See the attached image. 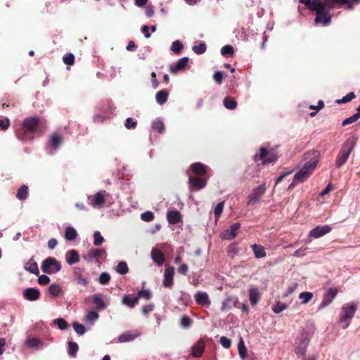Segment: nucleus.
<instances>
[{
  "label": "nucleus",
  "mask_w": 360,
  "mask_h": 360,
  "mask_svg": "<svg viewBox=\"0 0 360 360\" xmlns=\"http://www.w3.org/2000/svg\"><path fill=\"white\" fill-rule=\"evenodd\" d=\"M278 158V155L275 148H270L267 150L264 147L260 148L259 153H256L253 156V160L255 162L261 160L262 164L264 165L272 163L277 160Z\"/></svg>",
  "instance_id": "nucleus-1"
},
{
  "label": "nucleus",
  "mask_w": 360,
  "mask_h": 360,
  "mask_svg": "<svg viewBox=\"0 0 360 360\" xmlns=\"http://www.w3.org/2000/svg\"><path fill=\"white\" fill-rule=\"evenodd\" d=\"M44 125H45V120L39 117H27L22 123V126L24 129L30 131L32 134H34L40 127Z\"/></svg>",
  "instance_id": "nucleus-2"
},
{
  "label": "nucleus",
  "mask_w": 360,
  "mask_h": 360,
  "mask_svg": "<svg viewBox=\"0 0 360 360\" xmlns=\"http://www.w3.org/2000/svg\"><path fill=\"white\" fill-rule=\"evenodd\" d=\"M41 269L46 274H53L60 271L61 264L56 258L49 257L42 262Z\"/></svg>",
  "instance_id": "nucleus-3"
},
{
  "label": "nucleus",
  "mask_w": 360,
  "mask_h": 360,
  "mask_svg": "<svg viewBox=\"0 0 360 360\" xmlns=\"http://www.w3.org/2000/svg\"><path fill=\"white\" fill-rule=\"evenodd\" d=\"M266 190V184H262L259 186L255 188L248 196V205H255L262 196L265 193Z\"/></svg>",
  "instance_id": "nucleus-4"
},
{
  "label": "nucleus",
  "mask_w": 360,
  "mask_h": 360,
  "mask_svg": "<svg viewBox=\"0 0 360 360\" xmlns=\"http://www.w3.org/2000/svg\"><path fill=\"white\" fill-rule=\"evenodd\" d=\"M304 159L306 161L305 165L309 169L314 170L319 159V152L316 150H311L304 153Z\"/></svg>",
  "instance_id": "nucleus-5"
},
{
  "label": "nucleus",
  "mask_w": 360,
  "mask_h": 360,
  "mask_svg": "<svg viewBox=\"0 0 360 360\" xmlns=\"http://www.w3.org/2000/svg\"><path fill=\"white\" fill-rule=\"evenodd\" d=\"M338 292V290L336 288H328L323 295V300L319 307V309H322L328 306L335 298Z\"/></svg>",
  "instance_id": "nucleus-6"
},
{
  "label": "nucleus",
  "mask_w": 360,
  "mask_h": 360,
  "mask_svg": "<svg viewBox=\"0 0 360 360\" xmlns=\"http://www.w3.org/2000/svg\"><path fill=\"white\" fill-rule=\"evenodd\" d=\"M105 255L106 252L104 249L91 248L88 251L87 254L84 256V259L89 263L93 262L94 259L98 262V258Z\"/></svg>",
  "instance_id": "nucleus-7"
},
{
  "label": "nucleus",
  "mask_w": 360,
  "mask_h": 360,
  "mask_svg": "<svg viewBox=\"0 0 360 360\" xmlns=\"http://www.w3.org/2000/svg\"><path fill=\"white\" fill-rule=\"evenodd\" d=\"M174 268L173 266H166L164 273L162 284L164 287L171 289L174 285Z\"/></svg>",
  "instance_id": "nucleus-8"
},
{
  "label": "nucleus",
  "mask_w": 360,
  "mask_h": 360,
  "mask_svg": "<svg viewBox=\"0 0 360 360\" xmlns=\"http://www.w3.org/2000/svg\"><path fill=\"white\" fill-rule=\"evenodd\" d=\"M190 190L198 191L203 188L207 184V180L201 176H190L188 178Z\"/></svg>",
  "instance_id": "nucleus-9"
},
{
  "label": "nucleus",
  "mask_w": 360,
  "mask_h": 360,
  "mask_svg": "<svg viewBox=\"0 0 360 360\" xmlns=\"http://www.w3.org/2000/svg\"><path fill=\"white\" fill-rule=\"evenodd\" d=\"M356 310V307L354 303L347 304L342 308V315L340 318V322L347 321L351 319Z\"/></svg>",
  "instance_id": "nucleus-10"
},
{
  "label": "nucleus",
  "mask_w": 360,
  "mask_h": 360,
  "mask_svg": "<svg viewBox=\"0 0 360 360\" xmlns=\"http://www.w3.org/2000/svg\"><path fill=\"white\" fill-rule=\"evenodd\" d=\"M105 191L96 193L95 195L89 196L90 205L94 207H102L105 203Z\"/></svg>",
  "instance_id": "nucleus-11"
},
{
  "label": "nucleus",
  "mask_w": 360,
  "mask_h": 360,
  "mask_svg": "<svg viewBox=\"0 0 360 360\" xmlns=\"http://www.w3.org/2000/svg\"><path fill=\"white\" fill-rule=\"evenodd\" d=\"M332 228L329 225L317 226L309 232V237L318 238L330 233Z\"/></svg>",
  "instance_id": "nucleus-12"
},
{
  "label": "nucleus",
  "mask_w": 360,
  "mask_h": 360,
  "mask_svg": "<svg viewBox=\"0 0 360 360\" xmlns=\"http://www.w3.org/2000/svg\"><path fill=\"white\" fill-rule=\"evenodd\" d=\"M140 335V333L136 330H127L122 333L118 337V342L120 343L133 341Z\"/></svg>",
  "instance_id": "nucleus-13"
},
{
  "label": "nucleus",
  "mask_w": 360,
  "mask_h": 360,
  "mask_svg": "<svg viewBox=\"0 0 360 360\" xmlns=\"http://www.w3.org/2000/svg\"><path fill=\"white\" fill-rule=\"evenodd\" d=\"M312 169H309L305 165L294 176V181L303 182L307 179L311 174Z\"/></svg>",
  "instance_id": "nucleus-14"
},
{
  "label": "nucleus",
  "mask_w": 360,
  "mask_h": 360,
  "mask_svg": "<svg viewBox=\"0 0 360 360\" xmlns=\"http://www.w3.org/2000/svg\"><path fill=\"white\" fill-rule=\"evenodd\" d=\"M240 228V223H235L230 226V229L225 230L222 233V238L226 240H232L236 235Z\"/></svg>",
  "instance_id": "nucleus-15"
},
{
  "label": "nucleus",
  "mask_w": 360,
  "mask_h": 360,
  "mask_svg": "<svg viewBox=\"0 0 360 360\" xmlns=\"http://www.w3.org/2000/svg\"><path fill=\"white\" fill-rule=\"evenodd\" d=\"M310 10L316 12V18L314 19L315 22H317L320 20L319 18H321V15L323 14V12L326 11L321 0H313Z\"/></svg>",
  "instance_id": "nucleus-16"
},
{
  "label": "nucleus",
  "mask_w": 360,
  "mask_h": 360,
  "mask_svg": "<svg viewBox=\"0 0 360 360\" xmlns=\"http://www.w3.org/2000/svg\"><path fill=\"white\" fill-rule=\"evenodd\" d=\"M24 297L29 301H36L40 297V292L34 288H28L23 292Z\"/></svg>",
  "instance_id": "nucleus-17"
},
{
  "label": "nucleus",
  "mask_w": 360,
  "mask_h": 360,
  "mask_svg": "<svg viewBox=\"0 0 360 360\" xmlns=\"http://www.w3.org/2000/svg\"><path fill=\"white\" fill-rule=\"evenodd\" d=\"M205 348V342L203 340L200 339L193 347L191 354L193 357H200Z\"/></svg>",
  "instance_id": "nucleus-18"
},
{
  "label": "nucleus",
  "mask_w": 360,
  "mask_h": 360,
  "mask_svg": "<svg viewBox=\"0 0 360 360\" xmlns=\"http://www.w3.org/2000/svg\"><path fill=\"white\" fill-rule=\"evenodd\" d=\"M188 63V58L184 57L180 58L174 65L169 68V71L172 74H176L178 72L183 70Z\"/></svg>",
  "instance_id": "nucleus-19"
},
{
  "label": "nucleus",
  "mask_w": 360,
  "mask_h": 360,
  "mask_svg": "<svg viewBox=\"0 0 360 360\" xmlns=\"http://www.w3.org/2000/svg\"><path fill=\"white\" fill-rule=\"evenodd\" d=\"M195 300L199 305L201 306H209L211 302L209 299L208 295L205 292H197L195 295Z\"/></svg>",
  "instance_id": "nucleus-20"
},
{
  "label": "nucleus",
  "mask_w": 360,
  "mask_h": 360,
  "mask_svg": "<svg viewBox=\"0 0 360 360\" xmlns=\"http://www.w3.org/2000/svg\"><path fill=\"white\" fill-rule=\"evenodd\" d=\"M15 135L19 140L23 142L32 141L34 139L33 134L24 129L22 126L16 130Z\"/></svg>",
  "instance_id": "nucleus-21"
},
{
  "label": "nucleus",
  "mask_w": 360,
  "mask_h": 360,
  "mask_svg": "<svg viewBox=\"0 0 360 360\" xmlns=\"http://www.w3.org/2000/svg\"><path fill=\"white\" fill-rule=\"evenodd\" d=\"M151 257L153 262L158 266H161L165 261L162 252L158 249L153 248L151 251Z\"/></svg>",
  "instance_id": "nucleus-22"
},
{
  "label": "nucleus",
  "mask_w": 360,
  "mask_h": 360,
  "mask_svg": "<svg viewBox=\"0 0 360 360\" xmlns=\"http://www.w3.org/2000/svg\"><path fill=\"white\" fill-rule=\"evenodd\" d=\"M192 172L199 176H202L207 173V167L201 162H195L191 165Z\"/></svg>",
  "instance_id": "nucleus-23"
},
{
  "label": "nucleus",
  "mask_w": 360,
  "mask_h": 360,
  "mask_svg": "<svg viewBox=\"0 0 360 360\" xmlns=\"http://www.w3.org/2000/svg\"><path fill=\"white\" fill-rule=\"evenodd\" d=\"M181 214L176 210H169L167 213V219L170 224H176L181 221Z\"/></svg>",
  "instance_id": "nucleus-24"
},
{
  "label": "nucleus",
  "mask_w": 360,
  "mask_h": 360,
  "mask_svg": "<svg viewBox=\"0 0 360 360\" xmlns=\"http://www.w3.org/2000/svg\"><path fill=\"white\" fill-rule=\"evenodd\" d=\"M65 259L69 265H72L79 262V255L77 250H70L67 252Z\"/></svg>",
  "instance_id": "nucleus-25"
},
{
  "label": "nucleus",
  "mask_w": 360,
  "mask_h": 360,
  "mask_svg": "<svg viewBox=\"0 0 360 360\" xmlns=\"http://www.w3.org/2000/svg\"><path fill=\"white\" fill-rule=\"evenodd\" d=\"M238 302V298L235 296H228L222 303V309H230L232 307H236Z\"/></svg>",
  "instance_id": "nucleus-26"
},
{
  "label": "nucleus",
  "mask_w": 360,
  "mask_h": 360,
  "mask_svg": "<svg viewBox=\"0 0 360 360\" xmlns=\"http://www.w3.org/2000/svg\"><path fill=\"white\" fill-rule=\"evenodd\" d=\"M349 155V151H346V149H341L337 157L336 166L340 167L343 165L347 162Z\"/></svg>",
  "instance_id": "nucleus-27"
},
{
  "label": "nucleus",
  "mask_w": 360,
  "mask_h": 360,
  "mask_svg": "<svg viewBox=\"0 0 360 360\" xmlns=\"http://www.w3.org/2000/svg\"><path fill=\"white\" fill-rule=\"evenodd\" d=\"M357 140L358 139L355 136L349 137L345 141L342 149H346V151H349V153H351L356 144Z\"/></svg>",
  "instance_id": "nucleus-28"
},
{
  "label": "nucleus",
  "mask_w": 360,
  "mask_h": 360,
  "mask_svg": "<svg viewBox=\"0 0 360 360\" xmlns=\"http://www.w3.org/2000/svg\"><path fill=\"white\" fill-rule=\"evenodd\" d=\"M25 269L37 276L39 274L38 264L33 260V258H31L28 262L25 263Z\"/></svg>",
  "instance_id": "nucleus-29"
},
{
  "label": "nucleus",
  "mask_w": 360,
  "mask_h": 360,
  "mask_svg": "<svg viewBox=\"0 0 360 360\" xmlns=\"http://www.w3.org/2000/svg\"><path fill=\"white\" fill-rule=\"evenodd\" d=\"M251 248L256 258L259 259L266 257V253L262 245L253 244L251 245Z\"/></svg>",
  "instance_id": "nucleus-30"
},
{
  "label": "nucleus",
  "mask_w": 360,
  "mask_h": 360,
  "mask_svg": "<svg viewBox=\"0 0 360 360\" xmlns=\"http://www.w3.org/2000/svg\"><path fill=\"white\" fill-rule=\"evenodd\" d=\"M169 92L166 89L160 90L155 94V99L158 104L163 105L168 99Z\"/></svg>",
  "instance_id": "nucleus-31"
},
{
  "label": "nucleus",
  "mask_w": 360,
  "mask_h": 360,
  "mask_svg": "<svg viewBox=\"0 0 360 360\" xmlns=\"http://www.w3.org/2000/svg\"><path fill=\"white\" fill-rule=\"evenodd\" d=\"M62 292L61 286L59 284L53 283L48 288V292L52 297H57Z\"/></svg>",
  "instance_id": "nucleus-32"
},
{
  "label": "nucleus",
  "mask_w": 360,
  "mask_h": 360,
  "mask_svg": "<svg viewBox=\"0 0 360 360\" xmlns=\"http://www.w3.org/2000/svg\"><path fill=\"white\" fill-rule=\"evenodd\" d=\"M153 296V293L150 290L142 288L139 290L136 295L135 296L139 301L140 299H144L146 300H149L151 299Z\"/></svg>",
  "instance_id": "nucleus-33"
},
{
  "label": "nucleus",
  "mask_w": 360,
  "mask_h": 360,
  "mask_svg": "<svg viewBox=\"0 0 360 360\" xmlns=\"http://www.w3.org/2000/svg\"><path fill=\"white\" fill-rule=\"evenodd\" d=\"M250 302L252 305H255L260 300V295L257 288H251L249 294Z\"/></svg>",
  "instance_id": "nucleus-34"
},
{
  "label": "nucleus",
  "mask_w": 360,
  "mask_h": 360,
  "mask_svg": "<svg viewBox=\"0 0 360 360\" xmlns=\"http://www.w3.org/2000/svg\"><path fill=\"white\" fill-rule=\"evenodd\" d=\"M28 186L26 185H22L18 190L16 193V198L20 200H25L27 199L29 192H28Z\"/></svg>",
  "instance_id": "nucleus-35"
},
{
  "label": "nucleus",
  "mask_w": 360,
  "mask_h": 360,
  "mask_svg": "<svg viewBox=\"0 0 360 360\" xmlns=\"http://www.w3.org/2000/svg\"><path fill=\"white\" fill-rule=\"evenodd\" d=\"M77 236L76 230L72 226H68L65 230V238L67 240H74Z\"/></svg>",
  "instance_id": "nucleus-36"
},
{
  "label": "nucleus",
  "mask_w": 360,
  "mask_h": 360,
  "mask_svg": "<svg viewBox=\"0 0 360 360\" xmlns=\"http://www.w3.org/2000/svg\"><path fill=\"white\" fill-rule=\"evenodd\" d=\"M122 302L123 304L130 308H134L139 302L136 297H134L133 299H131L128 295H126L122 297Z\"/></svg>",
  "instance_id": "nucleus-37"
},
{
  "label": "nucleus",
  "mask_w": 360,
  "mask_h": 360,
  "mask_svg": "<svg viewBox=\"0 0 360 360\" xmlns=\"http://www.w3.org/2000/svg\"><path fill=\"white\" fill-rule=\"evenodd\" d=\"M152 128L153 130L158 131L160 134H162L165 131V124L162 120L158 118L153 122Z\"/></svg>",
  "instance_id": "nucleus-38"
},
{
  "label": "nucleus",
  "mask_w": 360,
  "mask_h": 360,
  "mask_svg": "<svg viewBox=\"0 0 360 360\" xmlns=\"http://www.w3.org/2000/svg\"><path fill=\"white\" fill-rule=\"evenodd\" d=\"M223 103L224 107L229 110H234L237 107V102L229 96L225 97Z\"/></svg>",
  "instance_id": "nucleus-39"
},
{
  "label": "nucleus",
  "mask_w": 360,
  "mask_h": 360,
  "mask_svg": "<svg viewBox=\"0 0 360 360\" xmlns=\"http://www.w3.org/2000/svg\"><path fill=\"white\" fill-rule=\"evenodd\" d=\"M342 3H347L346 0H325L322 1L323 4V8L326 10V8H334L335 4H338L339 6H342Z\"/></svg>",
  "instance_id": "nucleus-40"
},
{
  "label": "nucleus",
  "mask_w": 360,
  "mask_h": 360,
  "mask_svg": "<svg viewBox=\"0 0 360 360\" xmlns=\"http://www.w3.org/2000/svg\"><path fill=\"white\" fill-rule=\"evenodd\" d=\"M93 302L96 304L97 309L102 310L105 308V304L103 300L100 297L99 295L95 294L93 295Z\"/></svg>",
  "instance_id": "nucleus-41"
},
{
  "label": "nucleus",
  "mask_w": 360,
  "mask_h": 360,
  "mask_svg": "<svg viewBox=\"0 0 360 360\" xmlns=\"http://www.w3.org/2000/svg\"><path fill=\"white\" fill-rule=\"evenodd\" d=\"M320 20L315 22L316 24L322 23L323 25H328L331 21V15L329 12L324 11L323 12V14L321 15Z\"/></svg>",
  "instance_id": "nucleus-42"
},
{
  "label": "nucleus",
  "mask_w": 360,
  "mask_h": 360,
  "mask_svg": "<svg viewBox=\"0 0 360 360\" xmlns=\"http://www.w3.org/2000/svg\"><path fill=\"white\" fill-rule=\"evenodd\" d=\"M78 349V345L75 342H68V354L70 356L75 357Z\"/></svg>",
  "instance_id": "nucleus-43"
},
{
  "label": "nucleus",
  "mask_w": 360,
  "mask_h": 360,
  "mask_svg": "<svg viewBox=\"0 0 360 360\" xmlns=\"http://www.w3.org/2000/svg\"><path fill=\"white\" fill-rule=\"evenodd\" d=\"M61 143V137L55 134L50 136L49 139V144L52 146L53 148H58Z\"/></svg>",
  "instance_id": "nucleus-44"
},
{
  "label": "nucleus",
  "mask_w": 360,
  "mask_h": 360,
  "mask_svg": "<svg viewBox=\"0 0 360 360\" xmlns=\"http://www.w3.org/2000/svg\"><path fill=\"white\" fill-rule=\"evenodd\" d=\"M313 297V293L310 292H304L300 294L299 298L302 300V304H307Z\"/></svg>",
  "instance_id": "nucleus-45"
},
{
  "label": "nucleus",
  "mask_w": 360,
  "mask_h": 360,
  "mask_svg": "<svg viewBox=\"0 0 360 360\" xmlns=\"http://www.w3.org/2000/svg\"><path fill=\"white\" fill-rule=\"evenodd\" d=\"M116 271L122 274H126L129 271L127 264L125 262H120L117 266Z\"/></svg>",
  "instance_id": "nucleus-46"
},
{
  "label": "nucleus",
  "mask_w": 360,
  "mask_h": 360,
  "mask_svg": "<svg viewBox=\"0 0 360 360\" xmlns=\"http://www.w3.org/2000/svg\"><path fill=\"white\" fill-rule=\"evenodd\" d=\"M183 49V44L180 41H174L171 46V50L176 54H179Z\"/></svg>",
  "instance_id": "nucleus-47"
},
{
  "label": "nucleus",
  "mask_w": 360,
  "mask_h": 360,
  "mask_svg": "<svg viewBox=\"0 0 360 360\" xmlns=\"http://www.w3.org/2000/svg\"><path fill=\"white\" fill-rule=\"evenodd\" d=\"M359 118H360V112H356L354 115H353L352 116L345 119L342 122V125L346 126V125L352 124V123L355 122L356 121H357Z\"/></svg>",
  "instance_id": "nucleus-48"
},
{
  "label": "nucleus",
  "mask_w": 360,
  "mask_h": 360,
  "mask_svg": "<svg viewBox=\"0 0 360 360\" xmlns=\"http://www.w3.org/2000/svg\"><path fill=\"white\" fill-rule=\"evenodd\" d=\"M224 207V201L219 202L214 207V213L215 219L217 220L223 212Z\"/></svg>",
  "instance_id": "nucleus-49"
},
{
  "label": "nucleus",
  "mask_w": 360,
  "mask_h": 360,
  "mask_svg": "<svg viewBox=\"0 0 360 360\" xmlns=\"http://www.w3.org/2000/svg\"><path fill=\"white\" fill-rule=\"evenodd\" d=\"M104 241L103 237L101 236L98 231H96L94 233V245L95 246H99Z\"/></svg>",
  "instance_id": "nucleus-50"
},
{
  "label": "nucleus",
  "mask_w": 360,
  "mask_h": 360,
  "mask_svg": "<svg viewBox=\"0 0 360 360\" xmlns=\"http://www.w3.org/2000/svg\"><path fill=\"white\" fill-rule=\"evenodd\" d=\"M238 354L240 357L245 358L247 356V348L245 347L244 342L242 339H240L238 345Z\"/></svg>",
  "instance_id": "nucleus-51"
},
{
  "label": "nucleus",
  "mask_w": 360,
  "mask_h": 360,
  "mask_svg": "<svg viewBox=\"0 0 360 360\" xmlns=\"http://www.w3.org/2000/svg\"><path fill=\"white\" fill-rule=\"evenodd\" d=\"M206 49H207V46L204 42H201L199 45L194 46L193 47V51L196 54H202L206 51Z\"/></svg>",
  "instance_id": "nucleus-52"
},
{
  "label": "nucleus",
  "mask_w": 360,
  "mask_h": 360,
  "mask_svg": "<svg viewBox=\"0 0 360 360\" xmlns=\"http://www.w3.org/2000/svg\"><path fill=\"white\" fill-rule=\"evenodd\" d=\"M63 60L65 64L72 65L75 63V56L71 53H67L63 57Z\"/></svg>",
  "instance_id": "nucleus-53"
},
{
  "label": "nucleus",
  "mask_w": 360,
  "mask_h": 360,
  "mask_svg": "<svg viewBox=\"0 0 360 360\" xmlns=\"http://www.w3.org/2000/svg\"><path fill=\"white\" fill-rule=\"evenodd\" d=\"M110 280V276L107 272H103L101 274L98 278V282L102 285H106Z\"/></svg>",
  "instance_id": "nucleus-54"
},
{
  "label": "nucleus",
  "mask_w": 360,
  "mask_h": 360,
  "mask_svg": "<svg viewBox=\"0 0 360 360\" xmlns=\"http://www.w3.org/2000/svg\"><path fill=\"white\" fill-rule=\"evenodd\" d=\"M72 326L74 330L79 335H82L85 333L86 329L84 325L75 322Z\"/></svg>",
  "instance_id": "nucleus-55"
},
{
  "label": "nucleus",
  "mask_w": 360,
  "mask_h": 360,
  "mask_svg": "<svg viewBox=\"0 0 360 360\" xmlns=\"http://www.w3.org/2000/svg\"><path fill=\"white\" fill-rule=\"evenodd\" d=\"M354 98H356V95L354 94V92H349V94H347L346 96H345L344 97H342V99H340V100H337V103H346L347 102H349L351 101L352 99H354Z\"/></svg>",
  "instance_id": "nucleus-56"
},
{
  "label": "nucleus",
  "mask_w": 360,
  "mask_h": 360,
  "mask_svg": "<svg viewBox=\"0 0 360 360\" xmlns=\"http://www.w3.org/2000/svg\"><path fill=\"white\" fill-rule=\"evenodd\" d=\"M54 323L56 324L58 328L64 330L68 328V322L63 318H59L54 320Z\"/></svg>",
  "instance_id": "nucleus-57"
},
{
  "label": "nucleus",
  "mask_w": 360,
  "mask_h": 360,
  "mask_svg": "<svg viewBox=\"0 0 360 360\" xmlns=\"http://www.w3.org/2000/svg\"><path fill=\"white\" fill-rule=\"evenodd\" d=\"M154 217L153 213L150 211L145 212L141 215V219L147 222L153 221Z\"/></svg>",
  "instance_id": "nucleus-58"
},
{
  "label": "nucleus",
  "mask_w": 360,
  "mask_h": 360,
  "mask_svg": "<svg viewBox=\"0 0 360 360\" xmlns=\"http://www.w3.org/2000/svg\"><path fill=\"white\" fill-rule=\"evenodd\" d=\"M287 308V305L284 303L278 302L272 307V310L275 314H278Z\"/></svg>",
  "instance_id": "nucleus-59"
},
{
  "label": "nucleus",
  "mask_w": 360,
  "mask_h": 360,
  "mask_svg": "<svg viewBox=\"0 0 360 360\" xmlns=\"http://www.w3.org/2000/svg\"><path fill=\"white\" fill-rule=\"evenodd\" d=\"M192 320L188 316L184 315L181 319V325L183 328H188L191 326Z\"/></svg>",
  "instance_id": "nucleus-60"
},
{
  "label": "nucleus",
  "mask_w": 360,
  "mask_h": 360,
  "mask_svg": "<svg viewBox=\"0 0 360 360\" xmlns=\"http://www.w3.org/2000/svg\"><path fill=\"white\" fill-rule=\"evenodd\" d=\"M74 282L77 284L82 286H86L88 285L89 281L82 276H76L73 279Z\"/></svg>",
  "instance_id": "nucleus-61"
},
{
  "label": "nucleus",
  "mask_w": 360,
  "mask_h": 360,
  "mask_svg": "<svg viewBox=\"0 0 360 360\" xmlns=\"http://www.w3.org/2000/svg\"><path fill=\"white\" fill-rule=\"evenodd\" d=\"M155 305L153 304H147L141 307V312L145 315L148 316L150 312L153 311Z\"/></svg>",
  "instance_id": "nucleus-62"
},
{
  "label": "nucleus",
  "mask_w": 360,
  "mask_h": 360,
  "mask_svg": "<svg viewBox=\"0 0 360 360\" xmlns=\"http://www.w3.org/2000/svg\"><path fill=\"white\" fill-rule=\"evenodd\" d=\"M219 342L226 349H229L231 345V340L225 336H222L220 338Z\"/></svg>",
  "instance_id": "nucleus-63"
},
{
  "label": "nucleus",
  "mask_w": 360,
  "mask_h": 360,
  "mask_svg": "<svg viewBox=\"0 0 360 360\" xmlns=\"http://www.w3.org/2000/svg\"><path fill=\"white\" fill-rule=\"evenodd\" d=\"M233 48L231 45H226L223 46L221 49V53L223 56H226L228 54H232L233 53Z\"/></svg>",
  "instance_id": "nucleus-64"
}]
</instances>
